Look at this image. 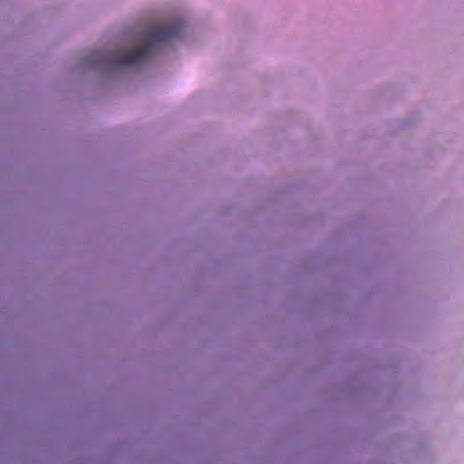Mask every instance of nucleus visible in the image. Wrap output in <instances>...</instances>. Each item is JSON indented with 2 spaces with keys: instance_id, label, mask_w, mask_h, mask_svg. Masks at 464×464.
<instances>
[{
  "instance_id": "1",
  "label": "nucleus",
  "mask_w": 464,
  "mask_h": 464,
  "mask_svg": "<svg viewBox=\"0 0 464 464\" xmlns=\"http://www.w3.org/2000/svg\"><path fill=\"white\" fill-rule=\"evenodd\" d=\"M182 25L170 24L162 26H153L146 34L148 44L134 50H122L115 53L111 63L115 65H137L145 62L155 44L173 39L180 34Z\"/></svg>"
}]
</instances>
